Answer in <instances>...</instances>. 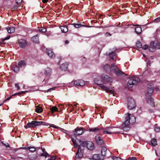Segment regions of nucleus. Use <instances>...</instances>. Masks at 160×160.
Wrapping results in <instances>:
<instances>
[{"instance_id": "1", "label": "nucleus", "mask_w": 160, "mask_h": 160, "mask_svg": "<svg viewBox=\"0 0 160 160\" xmlns=\"http://www.w3.org/2000/svg\"><path fill=\"white\" fill-rule=\"evenodd\" d=\"M125 115L126 116V120L123 122L121 128L124 131H127L130 129V124L134 123L135 122L136 119L132 114L128 113Z\"/></svg>"}, {"instance_id": "2", "label": "nucleus", "mask_w": 160, "mask_h": 160, "mask_svg": "<svg viewBox=\"0 0 160 160\" xmlns=\"http://www.w3.org/2000/svg\"><path fill=\"white\" fill-rule=\"evenodd\" d=\"M112 78L107 75L103 74L101 77L98 76L94 79V82L98 85H102L104 84L105 82L110 83L112 82Z\"/></svg>"}, {"instance_id": "3", "label": "nucleus", "mask_w": 160, "mask_h": 160, "mask_svg": "<svg viewBox=\"0 0 160 160\" xmlns=\"http://www.w3.org/2000/svg\"><path fill=\"white\" fill-rule=\"evenodd\" d=\"M79 143L80 144V148L82 149H84L85 148L87 147L89 150H92L94 149V144L91 141L81 140L79 141Z\"/></svg>"}, {"instance_id": "4", "label": "nucleus", "mask_w": 160, "mask_h": 160, "mask_svg": "<svg viewBox=\"0 0 160 160\" xmlns=\"http://www.w3.org/2000/svg\"><path fill=\"white\" fill-rule=\"evenodd\" d=\"M140 79L137 76H134L130 78L128 82L127 85L129 88H132L134 85H136L140 81Z\"/></svg>"}, {"instance_id": "5", "label": "nucleus", "mask_w": 160, "mask_h": 160, "mask_svg": "<svg viewBox=\"0 0 160 160\" xmlns=\"http://www.w3.org/2000/svg\"><path fill=\"white\" fill-rule=\"evenodd\" d=\"M148 93L146 95V99L147 102L152 107L154 106V102L152 98H151V94L153 92V89L149 88L148 89Z\"/></svg>"}, {"instance_id": "6", "label": "nucleus", "mask_w": 160, "mask_h": 160, "mask_svg": "<svg viewBox=\"0 0 160 160\" xmlns=\"http://www.w3.org/2000/svg\"><path fill=\"white\" fill-rule=\"evenodd\" d=\"M117 128L115 127H109L103 129L104 134H118L120 132L116 130Z\"/></svg>"}, {"instance_id": "7", "label": "nucleus", "mask_w": 160, "mask_h": 160, "mask_svg": "<svg viewBox=\"0 0 160 160\" xmlns=\"http://www.w3.org/2000/svg\"><path fill=\"white\" fill-rule=\"evenodd\" d=\"M160 48V43L157 42H152L150 43L149 49L150 51L153 52L157 49Z\"/></svg>"}, {"instance_id": "8", "label": "nucleus", "mask_w": 160, "mask_h": 160, "mask_svg": "<svg viewBox=\"0 0 160 160\" xmlns=\"http://www.w3.org/2000/svg\"><path fill=\"white\" fill-rule=\"evenodd\" d=\"M43 122L41 121H32L30 123H28L24 127L26 128H32L41 125Z\"/></svg>"}, {"instance_id": "9", "label": "nucleus", "mask_w": 160, "mask_h": 160, "mask_svg": "<svg viewBox=\"0 0 160 160\" xmlns=\"http://www.w3.org/2000/svg\"><path fill=\"white\" fill-rule=\"evenodd\" d=\"M110 69L116 75H120L123 74V72L120 70L117 65L114 64H112L111 65Z\"/></svg>"}, {"instance_id": "10", "label": "nucleus", "mask_w": 160, "mask_h": 160, "mask_svg": "<svg viewBox=\"0 0 160 160\" xmlns=\"http://www.w3.org/2000/svg\"><path fill=\"white\" fill-rule=\"evenodd\" d=\"M102 156L104 157H109L111 156V152L110 151L107 149L105 147H102L101 150Z\"/></svg>"}, {"instance_id": "11", "label": "nucleus", "mask_w": 160, "mask_h": 160, "mask_svg": "<svg viewBox=\"0 0 160 160\" xmlns=\"http://www.w3.org/2000/svg\"><path fill=\"white\" fill-rule=\"evenodd\" d=\"M79 148L76 154L75 159H78L81 158L83 156L84 149H82L80 148V144L79 143L78 144Z\"/></svg>"}, {"instance_id": "12", "label": "nucleus", "mask_w": 160, "mask_h": 160, "mask_svg": "<svg viewBox=\"0 0 160 160\" xmlns=\"http://www.w3.org/2000/svg\"><path fill=\"white\" fill-rule=\"evenodd\" d=\"M128 108L130 110H132L135 108V102L132 98L129 97L128 98Z\"/></svg>"}, {"instance_id": "13", "label": "nucleus", "mask_w": 160, "mask_h": 160, "mask_svg": "<svg viewBox=\"0 0 160 160\" xmlns=\"http://www.w3.org/2000/svg\"><path fill=\"white\" fill-rule=\"evenodd\" d=\"M84 131V129L82 128H77L74 129V134L76 135L80 136L82 135Z\"/></svg>"}, {"instance_id": "14", "label": "nucleus", "mask_w": 160, "mask_h": 160, "mask_svg": "<svg viewBox=\"0 0 160 160\" xmlns=\"http://www.w3.org/2000/svg\"><path fill=\"white\" fill-rule=\"evenodd\" d=\"M95 140L97 143L99 145L102 144L103 143L102 136L100 134L96 135L95 137Z\"/></svg>"}, {"instance_id": "15", "label": "nucleus", "mask_w": 160, "mask_h": 160, "mask_svg": "<svg viewBox=\"0 0 160 160\" xmlns=\"http://www.w3.org/2000/svg\"><path fill=\"white\" fill-rule=\"evenodd\" d=\"M74 84L75 86H83L84 85V81L82 80H77L74 81Z\"/></svg>"}, {"instance_id": "16", "label": "nucleus", "mask_w": 160, "mask_h": 160, "mask_svg": "<svg viewBox=\"0 0 160 160\" xmlns=\"http://www.w3.org/2000/svg\"><path fill=\"white\" fill-rule=\"evenodd\" d=\"M103 157L101 156L100 157L98 154H95L92 156V158H91V160H103Z\"/></svg>"}, {"instance_id": "17", "label": "nucleus", "mask_w": 160, "mask_h": 160, "mask_svg": "<svg viewBox=\"0 0 160 160\" xmlns=\"http://www.w3.org/2000/svg\"><path fill=\"white\" fill-rule=\"evenodd\" d=\"M46 51L49 57L53 58L55 57V55L51 49L47 48Z\"/></svg>"}, {"instance_id": "18", "label": "nucleus", "mask_w": 160, "mask_h": 160, "mask_svg": "<svg viewBox=\"0 0 160 160\" xmlns=\"http://www.w3.org/2000/svg\"><path fill=\"white\" fill-rule=\"evenodd\" d=\"M18 43L20 47L24 48L27 45L26 41L23 39H20L18 41Z\"/></svg>"}, {"instance_id": "19", "label": "nucleus", "mask_w": 160, "mask_h": 160, "mask_svg": "<svg viewBox=\"0 0 160 160\" xmlns=\"http://www.w3.org/2000/svg\"><path fill=\"white\" fill-rule=\"evenodd\" d=\"M139 25L137 24L135 25V26H138L135 28V31L136 33L138 34H139L142 32V29L141 27H138Z\"/></svg>"}, {"instance_id": "20", "label": "nucleus", "mask_w": 160, "mask_h": 160, "mask_svg": "<svg viewBox=\"0 0 160 160\" xmlns=\"http://www.w3.org/2000/svg\"><path fill=\"white\" fill-rule=\"evenodd\" d=\"M39 35L38 34L33 37L31 38V40L35 43H38L39 42Z\"/></svg>"}, {"instance_id": "21", "label": "nucleus", "mask_w": 160, "mask_h": 160, "mask_svg": "<svg viewBox=\"0 0 160 160\" xmlns=\"http://www.w3.org/2000/svg\"><path fill=\"white\" fill-rule=\"evenodd\" d=\"M68 63L66 62L62 64L60 67V68L62 70L65 71L67 70L68 66Z\"/></svg>"}, {"instance_id": "22", "label": "nucleus", "mask_w": 160, "mask_h": 160, "mask_svg": "<svg viewBox=\"0 0 160 160\" xmlns=\"http://www.w3.org/2000/svg\"><path fill=\"white\" fill-rule=\"evenodd\" d=\"M51 70L50 68H47L45 69L44 74L45 75L49 76L51 75Z\"/></svg>"}, {"instance_id": "23", "label": "nucleus", "mask_w": 160, "mask_h": 160, "mask_svg": "<svg viewBox=\"0 0 160 160\" xmlns=\"http://www.w3.org/2000/svg\"><path fill=\"white\" fill-rule=\"evenodd\" d=\"M60 28L62 32L66 33L68 31V28L66 26H61Z\"/></svg>"}, {"instance_id": "24", "label": "nucleus", "mask_w": 160, "mask_h": 160, "mask_svg": "<svg viewBox=\"0 0 160 160\" xmlns=\"http://www.w3.org/2000/svg\"><path fill=\"white\" fill-rule=\"evenodd\" d=\"M12 69L15 72H18L19 70V67L17 65H12Z\"/></svg>"}, {"instance_id": "25", "label": "nucleus", "mask_w": 160, "mask_h": 160, "mask_svg": "<svg viewBox=\"0 0 160 160\" xmlns=\"http://www.w3.org/2000/svg\"><path fill=\"white\" fill-rule=\"evenodd\" d=\"M99 130V128L98 127L92 128L89 129V131L95 132H98Z\"/></svg>"}, {"instance_id": "26", "label": "nucleus", "mask_w": 160, "mask_h": 160, "mask_svg": "<svg viewBox=\"0 0 160 160\" xmlns=\"http://www.w3.org/2000/svg\"><path fill=\"white\" fill-rule=\"evenodd\" d=\"M7 31L9 33H12L14 32L15 31V29L13 27H11L7 28Z\"/></svg>"}, {"instance_id": "27", "label": "nucleus", "mask_w": 160, "mask_h": 160, "mask_svg": "<svg viewBox=\"0 0 160 160\" xmlns=\"http://www.w3.org/2000/svg\"><path fill=\"white\" fill-rule=\"evenodd\" d=\"M18 65L20 67H24L26 65V62L24 61H21L18 63Z\"/></svg>"}, {"instance_id": "28", "label": "nucleus", "mask_w": 160, "mask_h": 160, "mask_svg": "<svg viewBox=\"0 0 160 160\" xmlns=\"http://www.w3.org/2000/svg\"><path fill=\"white\" fill-rule=\"evenodd\" d=\"M104 70L106 72L109 71L110 69V66L108 64H106L103 68Z\"/></svg>"}, {"instance_id": "29", "label": "nucleus", "mask_w": 160, "mask_h": 160, "mask_svg": "<svg viewBox=\"0 0 160 160\" xmlns=\"http://www.w3.org/2000/svg\"><path fill=\"white\" fill-rule=\"evenodd\" d=\"M41 149L42 150V152H43V153H42L41 154V156H44L45 158H46L48 156H49V154L47 152H45L44 151V149H43L42 148H41Z\"/></svg>"}, {"instance_id": "30", "label": "nucleus", "mask_w": 160, "mask_h": 160, "mask_svg": "<svg viewBox=\"0 0 160 160\" xmlns=\"http://www.w3.org/2000/svg\"><path fill=\"white\" fill-rule=\"evenodd\" d=\"M115 53L114 52H113L112 53H110L109 54V55H113V56L112 57H111V59L113 61H116V56L115 55Z\"/></svg>"}, {"instance_id": "31", "label": "nucleus", "mask_w": 160, "mask_h": 160, "mask_svg": "<svg viewBox=\"0 0 160 160\" xmlns=\"http://www.w3.org/2000/svg\"><path fill=\"white\" fill-rule=\"evenodd\" d=\"M35 111L37 113H40L42 111V109L41 107L36 106Z\"/></svg>"}, {"instance_id": "32", "label": "nucleus", "mask_w": 160, "mask_h": 160, "mask_svg": "<svg viewBox=\"0 0 160 160\" xmlns=\"http://www.w3.org/2000/svg\"><path fill=\"white\" fill-rule=\"evenodd\" d=\"M151 142L153 146H155L157 145V141L155 139H152Z\"/></svg>"}, {"instance_id": "33", "label": "nucleus", "mask_w": 160, "mask_h": 160, "mask_svg": "<svg viewBox=\"0 0 160 160\" xmlns=\"http://www.w3.org/2000/svg\"><path fill=\"white\" fill-rule=\"evenodd\" d=\"M51 112H53L58 111V108L56 106L52 107L50 109Z\"/></svg>"}, {"instance_id": "34", "label": "nucleus", "mask_w": 160, "mask_h": 160, "mask_svg": "<svg viewBox=\"0 0 160 160\" xmlns=\"http://www.w3.org/2000/svg\"><path fill=\"white\" fill-rule=\"evenodd\" d=\"M73 25H74V27L76 28H78L81 27L82 26H84L80 24H77L74 23L73 24Z\"/></svg>"}, {"instance_id": "35", "label": "nucleus", "mask_w": 160, "mask_h": 160, "mask_svg": "<svg viewBox=\"0 0 160 160\" xmlns=\"http://www.w3.org/2000/svg\"><path fill=\"white\" fill-rule=\"evenodd\" d=\"M106 91L107 92H111L113 93L114 92V91L113 89L111 88H109L108 87V88L107 90H106Z\"/></svg>"}, {"instance_id": "36", "label": "nucleus", "mask_w": 160, "mask_h": 160, "mask_svg": "<svg viewBox=\"0 0 160 160\" xmlns=\"http://www.w3.org/2000/svg\"><path fill=\"white\" fill-rule=\"evenodd\" d=\"M136 45L139 48H142V44L139 41H138L136 43Z\"/></svg>"}, {"instance_id": "37", "label": "nucleus", "mask_w": 160, "mask_h": 160, "mask_svg": "<svg viewBox=\"0 0 160 160\" xmlns=\"http://www.w3.org/2000/svg\"><path fill=\"white\" fill-rule=\"evenodd\" d=\"M28 149L31 152H34L36 150V149L34 147H28Z\"/></svg>"}, {"instance_id": "38", "label": "nucleus", "mask_w": 160, "mask_h": 160, "mask_svg": "<svg viewBox=\"0 0 160 160\" xmlns=\"http://www.w3.org/2000/svg\"><path fill=\"white\" fill-rule=\"evenodd\" d=\"M39 30L40 32H45L47 31L46 28H42L39 29Z\"/></svg>"}, {"instance_id": "39", "label": "nucleus", "mask_w": 160, "mask_h": 160, "mask_svg": "<svg viewBox=\"0 0 160 160\" xmlns=\"http://www.w3.org/2000/svg\"><path fill=\"white\" fill-rule=\"evenodd\" d=\"M72 141L73 143V144H74V146L75 148H76L78 147V145L76 143V142L75 140H74V139L72 138Z\"/></svg>"}, {"instance_id": "40", "label": "nucleus", "mask_w": 160, "mask_h": 160, "mask_svg": "<svg viewBox=\"0 0 160 160\" xmlns=\"http://www.w3.org/2000/svg\"><path fill=\"white\" fill-rule=\"evenodd\" d=\"M101 88L102 89L105 91H106L108 88V87H106L104 85H101L100 86Z\"/></svg>"}, {"instance_id": "41", "label": "nucleus", "mask_w": 160, "mask_h": 160, "mask_svg": "<svg viewBox=\"0 0 160 160\" xmlns=\"http://www.w3.org/2000/svg\"><path fill=\"white\" fill-rule=\"evenodd\" d=\"M154 131L156 132H159L160 131V128L158 127H156L154 128Z\"/></svg>"}, {"instance_id": "42", "label": "nucleus", "mask_w": 160, "mask_h": 160, "mask_svg": "<svg viewBox=\"0 0 160 160\" xmlns=\"http://www.w3.org/2000/svg\"><path fill=\"white\" fill-rule=\"evenodd\" d=\"M22 93H25V92L24 91H22L21 92H19L18 93H15V94L12 95V96H15L16 95H19L20 94Z\"/></svg>"}, {"instance_id": "43", "label": "nucleus", "mask_w": 160, "mask_h": 160, "mask_svg": "<svg viewBox=\"0 0 160 160\" xmlns=\"http://www.w3.org/2000/svg\"><path fill=\"white\" fill-rule=\"evenodd\" d=\"M113 160H123L121 158L118 157H113Z\"/></svg>"}, {"instance_id": "44", "label": "nucleus", "mask_w": 160, "mask_h": 160, "mask_svg": "<svg viewBox=\"0 0 160 160\" xmlns=\"http://www.w3.org/2000/svg\"><path fill=\"white\" fill-rule=\"evenodd\" d=\"M148 46L146 45H144L142 47V49L143 50H146L148 49Z\"/></svg>"}, {"instance_id": "45", "label": "nucleus", "mask_w": 160, "mask_h": 160, "mask_svg": "<svg viewBox=\"0 0 160 160\" xmlns=\"http://www.w3.org/2000/svg\"><path fill=\"white\" fill-rule=\"evenodd\" d=\"M55 88H56V87H53V88H51L49 89H48L47 90V91H48L47 92H50V91H52V90H55Z\"/></svg>"}, {"instance_id": "46", "label": "nucleus", "mask_w": 160, "mask_h": 160, "mask_svg": "<svg viewBox=\"0 0 160 160\" xmlns=\"http://www.w3.org/2000/svg\"><path fill=\"white\" fill-rule=\"evenodd\" d=\"M154 22H157L160 21V18H157L154 20Z\"/></svg>"}, {"instance_id": "47", "label": "nucleus", "mask_w": 160, "mask_h": 160, "mask_svg": "<svg viewBox=\"0 0 160 160\" xmlns=\"http://www.w3.org/2000/svg\"><path fill=\"white\" fill-rule=\"evenodd\" d=\"M15 87L17 88V89L18 90H19L20 89V87L19 86L18 84V83H16L15 84Z\"/></svg>"}, {"instance_id": "48", "label": "nucleus", "mask_w": 160, "mask_h": 160, "mask_svg": "<svg viewBox=\"0 0 160 160\" xmlns=\"http://www.w3.org/2000/svg\"><path fill=\"white\" fill-rule=\"evenodd\" d=\"M55 158L54 156H52L50 158L48 159V160H55Z\"/></svg>"}, {"instance_id": "49", "label": "nucleus", "mask_w": 160, "mask_h": 160, "mask_svg": "<svg viewBox=\"0 0 160 160\" xmlns=\"http://www.w3.org/2000/svg\"><path fill=\"white\" fill-rule=\"evenodd\" d=\"M22 0H16V2L17 3H20L22 2Z\"/></svg>"}, {"instance_id": "50", "label": "nucleus", "mask_w": 160, "mask_h": 160, "mask_svg": "<svg viewBox=\"0 0 160 160\" xmlns=\"http://www.w3.org/2000/svg\"><path fill=\"white\" fill-rule=\"evenodd\" d=\"M10 38V35L8 36L7 37H6V38H4V40H8Z\"/></svg>"}, {"instance_id": "51", "label": "nucleus", "mask_w": 160, "mask_h": 160, "mask_svg": "<svg viewBox=\"0 0 160 160\" xmlns=\"http://www.w3.org/2000/svg\"><path fill=\"white\" fill-rule=\"evenodd\" d=\"M50 126L51 127H52L54 128H59V127H58V126L57 127V126H55L54 124H52Z\"/></svg>"}, {"instance_id": "52", "label": "nucleus", "mask_w": 160, "mask_h": 160, "mask_svg": "<svg viewBox=\"0 0 160 160\" xmlns=\"http://www.w3.org/2000/svg\"><path fill=\"white\" fill-rule=\"evenodd\" d=\"M130 160H137V159L135 157H132L129 158Z\"/></svg>"}, {"instance_id": "53", "label": "nucleus", "mask_w": 160, "mask_h": 160, "mask_svg": "<svg viewBox=\"0 0 160 160\" xmlns=\"http://www.w3.org/2000/svg\"><path fill=\"white\" fill-rule=\"evenodd\" d=\"M105 35L106 36H109L111 35V34L110 33H109V32H106Z\"/></svg>"}, {"instance_id": "54", "label": "nucleus", "mask_w": 160, "mask_h": 160, "mask_svg": "<svg viewBox=\"0 0 160 160\" xmlns=\"http://www.w3.org/2000/svg\"><path fill=\"white\" fill-rule=\"evenodd\" d=\"M48 1V0H42V2L44 3H46Z\"/></svg>"}, {"instance_id": "55", "label": "nucleus", "mask_w": 160, "mask_h": 160, "mask_svg": "<svg viewBox=\"0 0 160 160\" xmlns=\"http://www.w3.org/2000/svg\"><path fill=\"white\" fill-rule=\"evenodd\" d=\"M12 96H11L10 97H9V98H7L5 101H6V100H9L10 99H11L12 98Z\"/></svg>"}, {"instance_id": "56", "label": "nucleus", "mask_w": 160, "mask_h": 160, "mask_svg": "<svg viewBox=\"0 0 160 160\" xmlns=\"http://www.w3.org/2000/svg\"><path fill=\"white\" fill-rule=\"evenodd\" d=\"M23 148V149H28V147L27 148L26 147H25L23 148Z\"/></svg>"}, {"instance_id": "57", "label": "nucleus", "mask_w": 160, "mask_h": 160, "mask_svg": "<svg viewBox=\"0 0 160 160\" xmlns=\"http://www.w3.org/2000/svg\"><path fill=\"white\" fill-rule=\"evenodd\" d=\"M4 145L6 147H9V144H7V145H6L5 144H4Z\"/></svg>"}, {"instance_id": "58", "label": "nucleus", "mask_w": 160, "mask_h": 160, "mask_svg": "<svg viewBox=\"0 0 160 160\" xmlns=\"http://www.w3.org/2000/svg\"><path fill=\"white\" fill-rule=\"evenodd\" d=\"M68 43H69V42L68 41H65V43L66 44H68Z\"/></svg>"}, {"instance_id": "59", "label": "nucleus", "mask_w": 160, "mask_h": 160, "mask_svg": "<svg viewBox=\"0 0 160 160\" xmlns=\"http://www.w3.org/2000/svg\"><path fill=\"white\" fill-rule=\"evenodd\" d=\"M62 131H63L64 132V133H66V132H67V131H66V130H64L63 129L62 130Z\"/></svg>"}, {"instance_id": "60", "label": "nucleus", "mask_w": 160, "mask_h": 160, "mask_svg": "<svg viewBox=\"0 0 160 160\" xmlns=\"http://www.w3.org/2000/svg\"><path fill=\"white\" fill-rule=\"evenodd\" d=\"M147 64H149V65L150 66V61H148V62H147Z\"/></svg>"}, {"instance_id": "61", "label": "nucleus", "mask_w": 160, "mask_h": 160, "mask_svg": "<svg viewBox=\"0 0 160 160\" xmlns=\"http://www.w3.org/2000/svg\"><path fill=\"white\" fill-rule=\"evenodd\" d=\"M22 148H22V147L21 148H18V149H23Z\"/></svg>"}, {"instance_id": "62", "label": "nucleus", "mask_w": 160, "mask_h": 160, "mask_svg": "<svg viewBox=\"0 0 160 160\" xmlns=\"http://www.w3.org/2000/svg\"><path fill=\"white\" fill-rule=\"evenodd\" d=\"M142 55L144 57H145V56L144 54H143Z\"/></svg>"}, {"instance_id": "63", "label": "nucleus", "mask_w": 160, "mask_h": 160, "mask_svg": "<svg viewBox=\"0 0 160 160\" xmlns=\"http://www.w3.org/2000/svg\"><path fill=\"white\" fill-rule=\"evenodd\" d=\"M156 155H157V153L156 152Z\"/></svg>"}, {"instance_id": "64", "label": "nucleus", "mask_w": 160, "mask_h": 160, "mask_svg": "<svg viewBox=\"0 0 160 160\" xmlns=\"http://www.w3.org/2000/svg\"><path fill=\"white\" fill-rule=\"evenodd\" d=\"M158 160H160V159H159Z\"/></svg>"}]
</instances>
